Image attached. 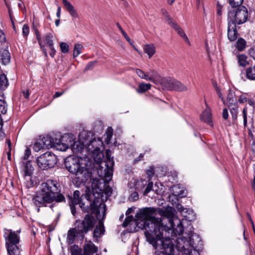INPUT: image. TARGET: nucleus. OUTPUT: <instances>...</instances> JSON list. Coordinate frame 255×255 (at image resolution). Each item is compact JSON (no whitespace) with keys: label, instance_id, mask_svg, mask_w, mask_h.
Returning a JSON list of instances; mask_svg holds the SVG:
<instances>
[{"label":"nucleus","instance_id":"1","mask_svg":"<svg viewBox=\"0 0 255 255\" xmlns=\"http://www.w3.org/2000/svg\"><path fill=\"white\" fill-rule=\"evenodd\" d=\"M92 132H83L79 135V140L73 141L72 137H66L64 142L68 144L73 152L85 151L87 153L84 158L69 156L65 159L66 169L74 175L77 184L86 183L93 180L92 187L99 188V180L94 178V174H98L107 184L111 180L113 176V159L103 160V153L100 150L103 142L100 138L96 139Z\"/></svg>","mask_w":255,"mask_h":255},{"label":"nucleus","instance_id":"2","mask_svg":"<svg viewBox=\"0 0 255 255\" xmlns=\"http://www.w3.org/2000/svg\"><path fill=\"white\" fill-rule=\"evenodd\" d=\"M157 209L152 207H146L140 209L135 215L134 220L132 216L127 217L123 224L124 227H130V232H137L139 229L144 230L146 240L152 246L155 245V242L159 237L164 236L167 231L163 225L161 219L154 217Z\"/></svg>","mask_w":255,"mask_h":255},{"label":"nucleus","instance_id":"3","mask_svg":"<svg viewBox=\"0 0 255 255\" xmlns=\"http://www.w3.org/2000/svg\"><path fill=\"white\" fill-rule=\"evenodd\" d=\"M60 191V186L56 181L48 180L41 184L40 190L32 198V203L37 207L50 204L49 207L52 209L56 203L65 201Z\"/></svg>","mask_w":255,"mask_h":255},{"label":"nucleus","instance_id":"4","mask_svg":"<svg viewBox=\"0 0 255 255\" xmlns=\"http://www.w3.org/2000/svg\"><path fill=\"white\" fill-rule=\"evenodd\" d=\"M168 221L167 232L169 234L170 231L175 235H180L183 232V227L181 221L177 217H172L171 218L167 219ZM153 247L158 250L156 255H175L174 246L171 239L166 236L165 232L164 236H161L155 242V245Z\"/></svg>","mask_w":255,"mask_h":255},{"label":"nucleus","instance_id":"5","mask_svg":"<svg viewBox=\"0 0 255 255\" xmlns=\"http://www.w3.org/2000/svg\"><path fill=\"white\" fill-rule=\"evenodd\" d=\"M80 192L76 190L73 193V196L69 197V205H75L79 204L80 208L85 212L91 211L92 213L96 214L97 217L102 214L104 216L106 214V205L100 198H96L92 202L89 203V206H84L85 204L82 202L80 197Z\"/></svg>","mask_w":255,"mask_h":255},{"label":"nucleus","instance_id":"6","mask_svg":"<svg viewBox=\"0 0 255 255\" xmlns=\"http://www.w3.org/2000/svg\"><path fill=\"white\" fill-rule=\"evenodd\" d=\"M95 224V219L92 216L86 215L81 223L77 225V228L70 229L67 234V242L68 244H72L75 239L76 235L83 237L89 231L92 229Z\"/></svg>","mask_w":255,"mask_h":255},{"label":"nucleus","instance_id":"7","mask_svg":"<svg viewBox=\"0 0 255 255\" xmlns=\"http://www.w3.org/2000/svg\"><path fill=\"white\" fill-rule=\"evenodd\" d=\"M193 237L191 235L188 238L180 237L176 239L175 242L177 250L185 255H200L199 252L193 249Z\"/></svg>","mask_w":255,"mask_h":255},{"label":"nucleus","instance_id":"8","mask_svg":"<svg viewBox=\"0 0 255 255\" xmlns=\"http://www.w3.org/2000/svg\"><path fill=\"white\" fill-rule=\"evenodd\" d=\"M4 236L9 255H20V251L18 246L19 238L17 234L12 230H7Z\"/></svg>","mask_w":255,"mask_h":255},{"label":"nucleus","instance_id":"9","mask_svg":"<svg viewBox=\"0 0 255 255\" xmlns=\"http://www.w3.org/2000/svg\"><path fill=\"white\" fill-rule=\"evenodd\" d=\"M248 17V10L244 6H240L237 9L233 8L228 13V21H233L236 25L245 23Z\"/></svg>","mask_w":255,"mask_h":255},{"label":"nucleus","instance_id":"10","mask_svg":"<svg viewBox=\"0 0 255 255\" xmlns=\"http://www.w3.org/2000/svg\"><path fill=\"white\" fill-rule=\"evenodd\" d=\"M66 137L61 138H53L51 136L46 135L40 139L44 148H55L58 150L65 151L67 149L68 144L64 142Z\"/></svg>","mask_w":255,"mask_h":255},{"label":"nucleus","instance_id":"11","mask_svg":"<svg viewBox=\"0 0 255 255\" xmlns=\"http://www.w3.org/2000/svg\"><path fill=\"white\" fill-rule=\"evenodd\" d=\"M56 163V156L51 152H46L39 156L37 159V165L42 170L52 168Z\"/></svg>","mask_w":255,"mask_h":255},{"label":"nucleus","instance_id":"12","mask_svg":"<svg viewBox=\"0 0 255 255\" xmlns=\"http://www.w3.org/2000/svg\"><path fill=\"white\" fill-rule=\"evenodd\" d=\"M97 251V247L92 242H89L86 243L84 246V251L83 254L78 246H74L71 250V255H90L96 253Z\"/></svg>","mask_w":255,"mask_h":255},{"label":"nucleus","instance_id":"13","mask_svg":"<svg viewBox=\"0 0 255 255\" xmlns=\"http://www.w3.org/2000/svg\"><path fill=\"white\" fill-rule=\"evenodd\" d=\"M170 190L172 192V195L169 196V201H173L175 200L178 201V197L181 198L186 196V192L183 187L178 185L172 186L170 188Z\"/></svg>","mask_w":255,"mask_h":255},{"label":"nucleus","instance_id":"14","mask_svg":"<svg viewBox=\"0 0 255 255\" xmlns=\"http://www.w3.org/2000/svg\"><path fill=\"white\" fill-rule=\"evenodd\" d=\"M238 36L236 25L232 21H228V37L231 41L236 40Z\"/></svg>","mask_w":255,"mask_h":255},{"label":"nucleus","instance_id":"15","mask_svg":"<svg viewBox=\"0 0 255 255\" xmlns=\"http://www.w3.org/2000/svg\"><path fill=\"white\" fill-rule=\"evenodd\" d=\"M62 2L65 8L72 17L73 20H74L76 18H78V14L72 4L67 0H62Z\"/></svg>","mask_w":255,"mask_h":255},{"label":"nucleus","instance_id":"16","mask_svg":"<svg viewBox=\"0 0 255 255\" xmlns=\"http://www.w3.org/2000/svg\"><path fill=\"white\" fill-rule=\"evenodd\" d=\"M178 81L169 78L164 79L162 81V84L167 90H174Z\"/></svg>","mask_w":255,"mask_h":255},{"label":"nucleus","instance_id":"17","mask_svg":"<svg viewBox=\"0 0 255 255\" xmlns=\"http://www.w3.org/2000/svg\"><path fill=\"white\" fill-rule=\"evenodd\" d=\"M10 60V55L9 51L5 49L0 50V61L3 65L9 63Z\"/></svg>","mask_w":255,"mask_h":255},{"label":"nucleus","instance_id":"18","mask_svg":"<svg viewBox=\"0 0 255 255\" xmlns=\"http://www.w3.org/2000/svg\"><path fill=\"white\" fill-rule=\"evenodd\" d=\"M201 120L204 122L211 125L212 123V118H211V114L210 112V109L207 108L202 113L201 115Z\"/></svg>","mask_w":255,"mask_h":255},{"label":"nucleus","instance_id":"19","mask_svg":"<svg viewBox=\"0 0 255 255\" xmlns=\"http://www.w3.org/2000/svg\"><path fill=\"white\" fill-rule=\"evenodd\" d=\"M227 101V105L238 104L235 93L234 91L231 90H229Z\"/></svg>","mask_w":255,"mask_h":255},{"label":"nucleus","instance_id":"20","mask_svg":"<svg viewBox=\"0 0 255 255\" xmlns=\"http://www.w3.org/2000/svg\"><path fill=\"white\" fill-rule=\"evenodd\" d=\"M143 50L150 58L155 53V47L152 44H146L143 47Z\"/></svg>","mask_w":255,"mask_h":255},{"label":"nucleus","instance_id":"21","mask_svg":"<svg viewBox=\"0 0 255 255\" xmlns=\"http://www.w3.org/2000/svg\"><path fill=\"white\" fill-rule=\"evenodd\" d=\"M23 171L24 172V176L29 177L31 175L33 171V168L30 161H27L26 163L24 164L23 168Z\"/></svg>","mask_w":255,"mask_h":255},{"label":"nucleus","instance_id":"22","mask_svg":"<svg viewBox=\"0 0 255 255\" xmlns=\"http://www.w3.org/2000/svg\"><path fill=\"white\" fill-rule=\"evenodd\" d=\"M178 33V34L183 38V39L188 41V39L184 31L180 28V27L177 24V23L174 21L172 24L170 25Z\"/></svg>","mask_w":255,"mask_h":255},{"label":"nucleus","instance_id":"23","mask_svg":"<svg viewBox=\"0 0 255 255\" xmlns=\"http://www.w3.org/2000/svg\"><path fill=\"white\" fill-rule=\"evenodd\" d=\"M53 35L51 33H48L45 34L43 37V42H44L45 44L47 45L48 47H51L53 46Z\"/></svg>","mask_w":255,"mask_h":255},{"label":"nucleus","instance_id":"24","mask_svg":"<svg viewBox=\"0 0 255 255\" xmlns=\"http://www.w3.org/2000/svg\"><path fill=\"white\" fill-rule=\"evenodd\" d=\"M151 86V85L149 83H141L139 84L136 91L138 93H142L150 89Z\"/></svg>","mask_w":255,"mask_h":255},{"label":"nucleus","instance_id":"25","mask_svg":"<svg viewBox=\"0 0 255 255\" xmlns=\"http://www.w3.org/2000/svg\"><path fill=\"white\" fill-rule=\"evenodd\" d=\"M8 86V80L6 76L4 74L0 75V90H5Z\"/></svg>","mask_w":255,"mask_h":255},{"label":"nucleus","instance_id":"26","mask_svg":"<svg viewBox=\"0 0 255 255\" xmlns=\"http://www.w3.org/2000/svg\"><path fill=\"white\" fill-rule=\"evenodd\" d=\"M246 77L251 80H255V65L246 69Z\"/></svg>","mask_w":255,"mask_h":255},{"label":"nucleus","instance_id":"27","mask_svg":"<svg viewBox=\"0 0 255 255\" xmlns=\"http://www.w3.org/2000/svg\"><path fill=\"white\" fill-rule=\"evenodd\" d=\"M230 109V113L234 120L237 118L238 105V104L227 105Z\"/></svg>","mask_w":255,"mask_h":255},{"label":"nucleus","instance_id":"28","mask_svg":"<svg viewBox=\"0 0 255 255\" xmlns=\"http://www.w3.org/2000/svg\"><path fill=\"white\" fill-rule=\"evenodd\" d=\"M104 231V225L102 224H100L98 226H97L93 232V235L94 237H99L101 234H103Z\"/></svg>","mask_w":255,"mask_h":255},{"label":"nucleus","instance_id":"29","mask_svg":"<svg viewBox=\"0 0 255 255\" xmlns=\"http://www.w3.org/2000/svg\"><path fill=\"white\" fill-rule=\"evenodd\" d=\"M238 63L240 66L245 67L248 64L247 57L244 54L239 55L238 56Z\"/></svg>","mask_w":255,"mask_h":255},{"label":"nucleus","instance_id":"30","mask_svg":"<svg viewBox=\"0 0 255 255\" xmlns=\"http://www.w3.org/2000/svg\"><path fill=\"white\" fill-rule=\"evenodd\" d=\"M135 73L141 79L147 80L149 81H153V78L152 77H148V75L144 73L140 69H136L135 70Z\"/></svg>","mask_w":255,"mask_h":255},{"label":"nucleus","instance_id":"31","mask_svg":"<svg viewBox=\"0 0 255 255\" xmlns=\"http://www.w3.org/2000/svg\"><path fill=\"white\" fill-rule=\"evenodd\" d=\"M82 45L81 44L77 43L75 44L73 50V56L76 57L82 53Z\"/></svg>","mask_w":255,"mask_h":255},{"label":"nucleus","instance_id":"32","mask_svg":"<svg viewBox=\"0 0 255 255\" xmlns=\"http://www.w3.org/2000/svg\"><path fill=\"white\" fill-rule=\"evenodd\" d=\"M161 13H162V15L164 16V17H165V18L166 19L168 24H169L170 25L174 22L173 19L168 14V13L167 11L166 10V9H163V8L162 9Z\"/></svg>","mask_w":255,"mask_h":255},{"label":"nucleus","instance_id":"33","mask_svg":"<svg viewBox=\"0 0 255 255\" xmlns=\"http://www.w3.org/2000/svg\"><path fill=\"white\" fill-rule=\"evenodd\" d=\"M246 43V42L245 40L244 39H243V38L239 39L237 42V44H236L237 48L239 51L243 50L245 48Z\"/></svg>","mask_w":255,"mask_h":255},{"label":"nucleus","instance_id":"34","mask_svg":"<svg viewBox=\"0 0 255 255\" xmlns=\"http://www.w3.org/2000/svg\"><path fill=\"white\" fill-rule=\"evenodd\" d=\"M43 148L44 147L40 139L36 141L33 146V150L36 152H38Z\"/></svg>","mask_w":255,"mask_h":255},{"label":"nucleus","instance_id":"35","mask_svg":"<svg viewBox=\"0 0 255 255\" xmlns=\"http://www.w3.org/2000/svg\"><path fill=\"white\" fill-rule=\"evenodd\" d=\"M7 112V105L4 100H0V115H4Z\"/></svg>","mask_w":255,"mask_h":255},{"label":"nucleus","instance_id":"36","mask_svg":"<svg viewBox=\"0 0 255 255\" xmlns=\"http://www.w3.org/2000/svg\"><path fill=\"white\" fill-rule=\"evenodd\" d=\"M106 140L107 143H109L113 136V128L111 127H109L107 129L106 132Z\"/></svg>","mask_w":255,"mask_h":255},{"label":"nucleus","instance_id":"37","mask_svg":"<svg viewBox=\"0 0 255 255\" xmlns=\"http://www.w3.org/2000/svg\"><path fill=\"white\" fill-rule=\"evenodd\" d=\"M187 89V87L184 85L180 82L178 81V83L176 84V86L174 90L178 91H185Z\"/></svg>","mask_w":255,"mask_h":255},{"label":"nucleus","instance_id":"38","mask_svg":"<svg viewBox=\"0 0 255 255\" xmlns=\"http://www.w3.org/2000/svg\"><path fill=\"white\" fill-rule=\"evenodd\" d=\"M243 2V0H230V4L233 7L240 6Z\"/></svg>","mask_w":255,"mask_h":255},{"label":"nucleus","instance_id":"39","mask_svg":"<svg viewBox=\"0 0 255 255\" xmlns=\"http://www.w3.org/2000/svg\"><path fill=\"white\" fill-rule=\"evenodd\" d=\"M172 203V204L174 206H176V208L177 210L180 212H183L186 209H184L181 204H178V201L174 200L173 201H170Z\"/></svg>","mask_w":255,"mask_h":255},{"label":"nucleus","instance_id":"40","mask_svg":"<svg viewBox=\"0 0 255 255\" xmlns=\"http://www.w3.org/2000/svg\"><path fill=\"white\" fill-rule=\"evenodd\" d=\"M60 47L61 51L63 53H67L69 51V46L65 42H61L60 43Z\"/></svg>","mask_w":255,"mask_h":255},{"label":"nucleus","instance_id":"41","mask_svg":"<svg viewBox=\"0 0 255 255\" xmlns=\"http://www.w3.org/2000/svg\"><path fill=\"white\" fill-rule=\"evenodd\" d=\"M29 32V27L27 25L24 24L22 27V35L24 37H27Z\"/></svg>","mask_w":255,"mask_h":255},{"label":"nucleus","instance_id":"42","mask_svg":"<svg viewBox=\"0 0 255 255\" xmlns=\"http://www.w3.org/2000/svg\"><path fill=\"white\" fill-rule=\"evenodd\" d=\"M97 61H93L89 62L87 64V65H86V66L85 67V70L88 71V70L92 69L95 66V65L97 63Z\"/></svg>","mask_w":255,"mask_h":255},{"label":"nucleus","instance_id":"43","mask_svg":"<svg viewBox=\"0 0 255 255\" xmlns=\"http://www.w3.org/2000/svg\"><path fill=\"white\" fill-rule=\"evenodd\" d=\"M153 187V183L152 182H149L147 184L146 187L144 191L143 194L144 195L147 194L151 190Z\"/></svg>","mask_w":255,"mask_h":255},{"label":"nucleus","instance_id":"44","mask_svg":"<svg viewBox=\"0 0 255 255\" xmlns=\"http://www.w3.org/2000/svg\"><path fill=\"white\" fill-rule=\"evenodd\" d=\"M243 113L244 119V125L245 127H246L247 125V111L246 108H244Z\"/></svg>","mask_w":255,"mask_h":255},{"label":"nucleus","instance_id":"45","mask_svg":"<svg viewBox=\"0 0 255 255\" xmlns=\"http://www.w3.org/2000/svg\"><path fill=\"white\" fill-rule=\"evenodd\" d=\"M158 76L157 73L154 71H151L149 73V76L148 75V77H152L153 78V81H150L153 83H155V79H156Z\"/></svg>","mask_w":255,"mask_h":255},{"label":"nucleus","instance_id":"46","mask_svg":"<svg viewBox=\"0 0 255 255\" xmlns=\"http://www.w3.org/2000/svg\"><path fill=\"white\" fill-rule=\"evenodd\" d=\"M31 154V150L28 147H26V149L25 150V153L23 156V159L26 160L27 159L29 156Z\"/></svg>","mask_w":255,"mask_h":255},{"label":"nucleus","instance_id":"47","mask_svg":"<svg viewBox=\"0 0 255 255\" xmlns=\"http://www.w3.org/2000/svg\"><path fill=\"white\" fill-rule=\"evenodd\" d=\"M248 99L246 97V95L244 94L241 95L238 99V101L240 103L243 104L246 102H247Z\"/></svg>","mask_w":255,"mask_h":255},{"label":"nucleus","instance_id":"48","mask_svg":"<svg viewBox=\"0 0 255 255\" xmlns=\"http://www.w3.org/2000/svg\"><path fill=\"white\" fill-rule=\"evenodd\" d=\"M35 34L36 35L38 43L40 46V48H42L43 46H42V44L41 38L40 33H39V32L37 30H36V31H35Z\"/></svg>","mask_w":255,"mask_h":255},{"label":"nucleus","instance_id":"49","mask_svg":"<svg viewBox=\"0 0 255 255\" xmlns=\"http://www.w3.org/2000/svg\"><path fill=\"white\" fill-rule=\"evenodd\" d=\"M112 191L113 190L112 188H111L109 186H107L105 188V192L108 196H110L111 195V194L112 193Z\"/></svg>","mask_w":255,"mask_h":255},{"label":"nucleus","instance_id":"50","mask_svg":"<svg viewBox=\"0 0 255 255\" xmlns=\"http://www.w3.org/2000/svg\"><path fill=\"white\" fill-rule=\"evenodd\" d=\"M130 198L133 201L137 200L138 198L137 193L136 192H133L130 195Z\"/></svg>","mask_w":255,"mask_h":255},{"label":"nucleus","instance_id":"51","mask_svg":"<svg viewBox=\"0 0 255 255\" xmlns=\"http://www.w3.org/2000/svg\"><path fill=\"white\" fill-rule=\"evenodd\" d=\"M249 54L251 57L255 59V47L251 49L249 51Z\"/></svg>","mask_w":255,"mask_h":255},{"label":"nucleus","instance_id":"52","mask_svg":"<svg viewBox=\"0 0 255 255\" xmlns=\"http://www.w3.org/2000/svg\"><path fill=\"white\" fill-rule=\"evenodd\" d=\"M50 49V51L49 52V55L52 57H53L55 54V52H56V51L54 49V47H53V45L51 47H49Z\"/></svg>","mask_w":255,"mask_h":255},{"label":"nucleus","instance_id":"53","mask_svg":"<svg viewBox=\"0 0 255 255\" xmlns=\"http://www.w3.org/2000/svg\"><path fill=\"white\" fill-rule=\"evenodd\" d=\"M216 91H217V94L218 95V96L221 99V100L222 101V102L225 103V100H224V98L222 95V94L221 93L220 89H216Z\"/></svg>","mask_w":255,"mask_h":255},{"label":"nucleus","instance_id":"54","mask_svg":"<svg viewBox=\"0 0 255 255\" xmlns=\"http://www.w3.org/2000/svg\"><path fill=\"white\" fill-rule=\"evenodd\" d=\"M223 117L225 120H227L228 118V110L226 108L223 110Z\"/></svg>","mask_w":255,"mask_h":255},{"label":"nucleus","instance_id":"55","mask_svg":"<svg viewBox=\"0 0 255 255\" xmlns=\"http://www.w3.org/2000/svg\"><path fill=\"white\" fill-rule=\"evenodd\" d=\"M5 37L4 33L0 30V42H3L5 41Z\"/></svg>","mask_w":255,"mask_h":255},{"label":"nucleus","instance_id":"56","mask_svg":"<svg viewBox=\"0 0 255 255\" xmlns=\"http://www.w3.org/2000/svg\"><path fill=\"white\" fill-rule=\"evenodd\" d=\"M146 174L149 177L152 176L154 174V170L153 168H150L146 171Z\"/></svg>","mask_w":255,"mask_h":255},{"label":"nucleus","instance_id":"57","mask_svg":"<svg viewBox=\"0 0 255 255\" xmlns=\"http://www.w3.org/2000/svg\"><path fill=\"white\" fill-rule=\"evenodd\" d=\"M123 35L125 38V39L130 43L131 44V40L129 36L127 35V34L125 32V31H123L122 32Z\"/></svg>","mask_w":255,"mask_h":255},{"label":"nucleus","instance_id":"58","mask_svg":"<svg viewBox=\"0 0 255 255\" xmlns=\"http://www.w3.org/2000/svg\"><path fill=\"white\" fill-rule=\"evenodd\" d=\"M71 211V213L73 216H75L76 214V208L75 205H69Z\"/></svg>","mask_w":255,"mask_h":255},{"label":"nucleus","instance_id":"59","mask_svg":"<svg viewBox=\"0 0 255 255\" xmlns=\"http://www.w3.org/2000/svg\"><path fill=\"white\" fill-rule=\"evenodd\" d=\"M64 92H65L64 91H63L61 92H57L55 93V94L53 96V97L54 98H58V97L61 96V95H62L63 94V93H64Z\"/></svg>","mask_w":255,"mask_h":255},{"label":"nucleus","instance_id":"60","mask_svg":"<svg viewBox=\"0 0 255 255\" xmlns=\"http://www.w3.org/2000/svg\"><path fill=\"white\" fill-rule=\"evenodd\" d=\"M23 96L25 98L28 99L29 95V91L26 90V91H24L22 92Z\"/></svg>","mask_w":255,"mask_h":255},{"label":"nucleus","instance_id":"61","mask_svg":"<svg viewBox=\"0 0 255 255\" xmlns=\"http://www.w3.org/2000/svg\"><path fill=\"white\" fill-rule=\"evenodd\" d=\"M143 154L140 153L139 154V156L134 159V162H137L140 161L143 158Z\"/></svg>","mask_w":255,"mask_h":255},{"label":"nucleus","instance_id":"62","mask_svg":"<svg viewBox=\"0 0 255 255\" xmlns=\"http://www.w3.org/2000/svg\"><path fill=\"white\" fill-rule=\"evenodd\" d=\"M90 196L89 193H86L85 195H82V197L86 199L90 202Z\"/></svg>","mask_w":255,"mask_h":255},{"label":"nucleus","instance_id":"63","mask_svg":"<svg viewBox=\"0 0 255 255\" xmlns=\"http://www.w3.org/2000/svg\"><path fill=\"white\" fill-rule=\"evenodd\" d=\"M61 15V7L59 6L57 9V11L56 12V15L59 18L60 17Z\"/></svg>","mask_w":255,"mask_h":255},{"label":"nucleus","instance_id":"64","mask_svg":"<svg viewBox=\"0 0 255 255\" xmlns=\"http://www.w3.org/2000/svg\"><path fill=\"white\" fill-rule=\"evenodd\" d=\"M6 143H7V144L8 145L9 150H11V143L10 140L8 139H7L6 141Z\"/></svg>","mask_w":255,"mask_h":255}]
</instances>
